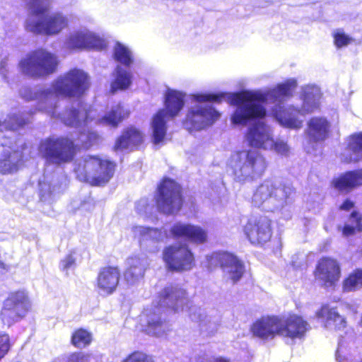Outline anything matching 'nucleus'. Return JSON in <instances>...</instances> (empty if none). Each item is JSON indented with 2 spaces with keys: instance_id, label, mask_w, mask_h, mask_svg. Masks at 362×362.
I'll return each mask as SVG.
<instances>
[{
  "instance_id": "43",
  "label": "nucleus",
  "mask_w": 362,
  "mask_h": 362,
  "mask_svg": "<svg viewBox=\"0 0 362 362\" xmlns=\"http://www.w3.org/2000/svg\"><path fill=\"white\" fill-rule=\"evenodd\" d=\"M123 362H153L151 357L141 351L130 354Z\"/></svg>"
},
{
  "instance_id": "22",
  "label": "nucleus",
  "mask_w": 362,
  "mask_h": 362,
  "mask_svg": "<svg viewBox=\"0 0 362 362\" xmlns=\"http://www.w3.org/2000/svg\"><path fill=\"white\" fill-rule=\"evenodd\" d=\"M244 232L252 244L267 243L272 237L271 221L267 217L251 218Z\"/></svg>"
},
{
  "instance_id": "5",
  "label": "nucleus",
  "mask_w": 362,
  "mask_h": 362,
  "mask_svg": "<svg viewBox=\"0 0 362 362\" xmlns=\"http://www.w3.org/2000/svg\"><path fill=\"white\" fill-rule=\"evenodd\" d=\"M224 94L216 95L198 93L191 95V106L189 107L184 126L189 131L201 130L212 125L221 116L211 102H218Z\"/></svg>"
},
{
  "instance_id": "46",
  "label": "nucleus",
  "mask_w": 362,
  "mask_h": 362,
  "mask_svg": "<svg viewBox=\"0 0 362 362\" xmlns=\"http://www.w3.org/2000/svg\"><path fill=\"white\" fill-rule=\"evenodd\" d=\"M90 355L82 352L74 353L69 357L68 362H90Z\"/></svg>"
},
{
  "instance_id": "16",
  "label": "nucleus",
  "mask_w": 362,
  "mask_h": 362,
  "mask_svg": "<svg viewBox=\"0 0 362 362\" xmlns=\"http://www.w3.org/2000/svg\"><path fill=\"white\" fill-rule=\"evenodd\" d=\"M206 261L209 269L220 266L224 276L234 283L240 280L245 272L243 262L236 256L226 252H214L206 256Z\"/></svg>"
},
{
  "instance_id": "44",
  "label": "nucleus",
  "mask_w": 362,
  "mask_h": 362,
  "mask_svg": "<svg viewBox=\"0 0 362 362\" xmlns=\"http://www.w3.org/2000/svg\"><path fill=\"white\" fill-rule=\"evenodd\" d=\"M75 261L76 259L74 257V255L69 254L61 260L59 267L62 270L67 272L74 267Z\"/></svg>"
},
{
  "instance_id": "42",
  "label": "nucleus",
  "mask_w": 362,
  "mask_h": 362,
  "mask_svg": "<svg viewBox=\"0 0 362 362\" xmlns=\"http://www.w3.org/2000/svg\"><path fill=\"white\" fill-rule=\"evenodd\" d=\"M271 150L275 151L276 153L283 156H288L291 151L290 146L287 142L282 139L274 140V144Z\"/></svg>"
},
{
  "instance_id": "50",
  "label": "nucleus",
  "mask_w": 362,
  "mask_h": 362,
  "mask_svg": "<svg viewBox=\"0 0 362 362\" xmlns=\"http://www.w3.org/2000/svg\"><path fill=\"white\" fill-rule=\"evenodd\" d=\"M1 252H2V250H1V247H0V269H4V263L2 259Z\"/></svg>"
},
{
  "instance_id": "51",
  "label": "nucleus",
  "mask_w": 362,
  "mask_h": 362,
  "mask_svg": "<svg viewBox=\"0 0 362 362\" xmlns=\"http://www.w3.org/2000/svg\"><path fill=\"white\" fill-rule=\"evenodd\" d=\"M201 362H212V361H202ZM213 362H228L227 360L223 358H216Z\"/></svg>"
},
{
  "instance_id": "14",
  "label": "nucleus",
  "mask_w": 362,
  "mask_h": 362,
  "mask_svg": "<svg viewBox=\"0 0 362 362\" xmlns=\"http://www.w3.org/2000/svg\"><path fill=\"white\" fill-rule=\"evenodd\" d=\"M102 107L93 106L88 110L83 108V112L80 113L81 122L76 127H86L89 122H93L95 124H103L116 127L124 119L128 117L129 111L120 104L115 105L111 110L105 115H101Z\"/></svg>"
},
{
  "instance_id": "3",
  "label": "nucleus",
  "mask_w": 362,
  "mask_h": 362,
  "mask_svg": "<svg viewBox=\"0 0 362 362\" xmlns=\"http://www.w3.org/2000/svg\"><path fill=\"white\" fill-rule=\"evenodd\" d=\"M159 301L153 302L143 313L144 331L148 335L160 337L168 330V323L163 317L164 307H168L176 313L188 312L192 320H202L201 314L196 313L200 308L191 306V302L185 289L179 286L165 287L159 296Z\"/></svg>"
},
{
  "instance_id": "30",
  "label": "nucleus",
  "mask_w": 362,
  "mask_h": 362,
  "mask_svg": "<svg viewBox=\"0 0 362 362\" xmlns=\"http://www.w3.org/2000/svg\"><path fill=\"white\" fill-rule=\"evenodd\" d=\"M143 134L136 128L130 127L117 139L115 150L117 151H132L143 142Z\"/></svg>"
},
{
  "instance_id": "11",
  "label": "nucleus",
  "mask_w": 362,
  "mask_h": 362,
  "mask_svg": "<svg viewBox=\"0 0 362 362\" xmlns=\"http://www.w3.org/2000/svg\"><path fill=\"white\" fill-rule=\"evenodd\" d=\"M57 65V56L42 49L28 54L19 62L21 72L33 78L44 77L54 73Z\"/></svg>"
},
{
  "instance_id": "2",
  "label": "nucleus",
  "mask_w": 362,
  "mask_h": 362,
  "mask_svg": "<svg viewBox=\"0 0 362 362\" xmlns=\"http://www.w3.org/2000/svg\"><path fill=\"white\" fill-rule=\"evenodd\" d=\"M90 87V78L87 73L78 69H73L59 76L49 88L33 91L30 88H23L20 94L26 100H37V109L52 118L61 120L67 126H76L81 122L83 109L66 110L61 113L58 111V97L80 98Z\"/></svg>"
},
{
  "instance_id": "25",
  "label": "nucleus",
  "mask_w": 362,
  "mask_h": 362,
  "mask_svg": "<svg viewBox=\"0 0 362 362\" xmlns=\"http://www.w3.org/2000/svg\"><path fill=\"white\" fill-rule=\"evenodd\" d=\"M175 238H182L195 243H202L206 240V233L201 227L182 222L175 223L170 228Z\"/></svg>"
},
{
  "instance_id": "26",
  "label": "nucleus",
  "mask_w": 362,
  "mask_h": 362,
  "mask_svg": "<svg viewBox=\"0 0 362 362\" xmlns=\"http://www.w3.org/2000/svg\"><path fill=\"white\" fill-rule=\"evenodd\" d=\"M316 315L322 320L323 326L328 330H340L346 326L345 318L339 315L337 308L331 305H322Z\"/></svg>"
},
{
  "instance_id": "6",
  "label": "nucleus",
  "mask_w": 362,
  "mask_h": 362,
  "mask_svg": "<svg viewBox=\"0 0 362 362\" xmlns=\"http://www.w3.org/2000/svg\"><path fill=\"white\" fill-rule=\"evenodd\" d=\"M227 166L239 182L252 181L260 177L267 168L264 157L258 151L244 149L233 152Z\"/></svg>"
},
{
  "instance_id": "17",
  "label": "nucleus",
  "mask_w": 362,
  "mask_h": 362,
  "mask_svg": "<svg viewBox=\"0 0 362 362\" xmlns=\"http://www.w3.org/2000/svg\"><path fill=\"white\" fill-rule=\"evenodd\" d=\"M244 139L251 148L271 150L274 144V130L264 121H254L247 127Z\"/></svg>"
},
{
  "instance_id": "47",
  "label": "nucleus",
  "mask_w": 362,
  "mask_h": 362,
  "mask_svg": "<svg viewBox=\"0 0 362 362\" xmlns=\"http://www.w3.org/2000/svg\"><path fill=\"white\" fill-rule=\"evenodd\" d=\"M136 209L141 214H148L151 212V206L147 203L146 199H141L136 203Z\"/></svg>"
},
{
  "instance_id": "35",
  "label": "nucleus",
  "mask_w": 362,
  "mask_h": 362,
  "mask_svg": "<svg viewBox=\"0 0 362 362\" xmlns=\"http://www.w3.org/2000/svg\"><path fill=\"white\" fill-rule=\"evenodd\" d=\"M349 156L343 155L345 162L356 161L362 158V132L354 134L347 139Z\"/></svg>"
},
{
  "instance_id": "38",
  "label": "nucleus",
  "mask_w": 362,
  "mask_h": 362,
  "mask_svg": "<svg viewBox=\"0 0 362 362\" xmlns=\"http://www.w3.org/2000/svg\"><path fill=\"white\" fill-rule=\"evenodd\" d=\"M362 288V269H356L351 272L342 283V291L351 292Z\"/></svg>"
},
{
  "instance_id": "48",
  "label": "nucleus",
  "mask_w": 362,
  "mask_h": 362,
  "mask_svg": "<svg viewBox=\"0 0 362 362\" xmlns=\"http://www.w3.org/2000/svg\"><path fill=\"white\" fill-rule=\"evenodd\" d=\"M354 204L349 199H346L344 202V203L339 206V209L342 211H350L354 209Z\"/></svg>"
},
{
  "instance_id": "19",
  "label": "nucleus",
  "mask_w": 362,
  "mask_h": 362,
  "mask_svg": "<svg viewBox=\"0 0 362 362\" xmlns=\"http://www.w3.org/2000/svg\"><path fill=\"white\" fill-rule=\"evenodd\" d=\"M309 329V323L300 315L293 313L279 315V336L288 341L302 339Z\"/></svg>"
},
{
  "instance_id": "23",
  "label": "nucleus",
  "mask_w": 362,
  "mask_h": 362,
  "mask_svg": "<svg viewBox=\"0 0 362 362\" xmlns=\"http://www.w3.org/2000/svg\"><path fill=\"white\" fill-rule=\"evenodd\" d=\"M132 230L134 235L139 240L141 246L151 251L157 250L156 244L163 242L167 237L165 230L156 228L136 226Z\"/></svg>"
},
{
  "instance_id": "34",
  "label": "nucleus",
  "mask_w": 362,
  "mask_h": 362,
  "mask_svg": "<svg viewBox=\"0 0 362 362\" xmlns=\"http://www.w3.org/2000/svg\"><path fill=\"white\" fill-rule=\"evenodd\" d=\"M329 124L323 117L312 118L308 122V134L314 141L324 140L328 133Z\"/></svg>"
},
{
  "instance_id": "27",
  "label": "nucleus",
  "mask_w": 362,
  "mask_h": 362,
  "mask_svg": "<svg viewBox=\"0 0 362 362\" xmlns=\"http://www.w3.org/2000/svg\"><path fill=\"white\" fill-rule=\"evenodd\" d=\"M279 315L263 317L257 320L252 327L254 335L262 339H272L279 336Z\"/></svg>"
},
{
  "instance_id": "28",
  "label": "nucleus",
  "mask_w": 362,
  "mask_h": 362,
  "mask_svg": "<svg viewBox=\"0 0 362 362\" xmlns=\"http://www.w3.org/2000/svg\"><path fill=\"white\" fill-rule=\"evenodd\" d=\"M66 186V180L63 177L61 180L54 175H44L43 180L39 181L40 194L42 199H53L60 194Z\"/></svg>"
},
{
  "instance_id": "29",
  "label": "nucleus",
  "mask_w": 362,
  "mask_h": 362,
  "mask_svg": "<svg viewBox=\"0 0 362 362\" xmlns=\"http://www.w3.org/2000/svg\"><path fill=\"white\" fill-rule=\"evenodd\" d=\"M148 265V259L144 255H135L128 258L127 267L124 274L125 280L129 284H134L144 276Z\"/></svg>"
},
{
  "instance_id": "45",
  "label": "nucleus",
  "mask_w": 362,
  "mask_h": 362,
  "mask_svg": "<svg viewBox=\"0 0 362 362\" xmlns=\"http://www.w3.org/2000/svg\"><path fill=\"white\" fill-rule=\"evenodd\" d=\"M10 347L9 337L7 334L0 335V359L8 352Z\"/></svg>"
},
{
  "instance_id": "12",
  "label": "nucleus",
  "mask_w": 362,
  "mask_h": 362,
  "mask_svg": "<svg viewBox=\"0 0 362 362\" xmlns=\"http://www.w3.org/2000/svg\"><path fill=\"white\" fill-rule=\"evenodd\" d=\"M64 45L74 51H100L106 48L107 42L103 35L83 26L69 33Z\"/></svg>"
},
{
  "instance_id": "31",
  "label": "nucleus",
  "mask_w": 362,
  "mask_h": 362,
  "mask_svg": "<svg viewBox=\"0 0 362 362\" xmlns=\"http://www.w3.org/2000/svg\"><path fill=\"white\" fill-rule=\"evenodd\" d=\"M112 80L110 83V91L115 93L117 90L128 89L132 83V74L118 64L112 72Z\"/></svg>"
},
{
  "instance_id": "4",
  "label": "nucleus",
  "mask_w": 362,
  "mask_h": 362,
  "mask_svg": "<svg viewBox=\"0 0 362 362\" xmlns=\"http://www.w3.org/2000/svg\"><path fill=\"white\" fill-rule=\"evenodd\" d=\"M29 13L25 22L27 31L35 34L56 35L69 25V18L62 12L46 13L49 0H24Z\"/></svg>"
},
{
  "instance_id": "49",
  "label": "nucleus",
  "mask_w": 362,
  "mask_h": 362,
  "mask_svg": "<svg viewBox=\"0 0 362 362\" xmlns=\"http://www.w3.org/2000/svg\"><path fill=\"white\" fill-rule=\"evenodd\" d=\"M7 64L5 61L2 60L0 62V74L6 77V66Z\"/></svg>"
},
{
  "instance_id": "20",
  "label": "nucleus",
  "mask_w": 362,
  "mask_h": 362,
  "mask_svg": "<svg viewBox=\"0 0 362 362\" xmlns=\"http://www.w3.org/2000/svg\"><path fill=\"white\" fill-rule=\"evenodd\" d=\"M22 152L16 143L8 138L0 141V173L12 174L18 170Z\"/></svg>"
},
{
  "instance_id": "36",
  "label": "nucleus",
  "mask_w": 362,
  "mask_h": 362,
  "mask_svg": "<svg viewBox=\"0 0 362 362\" xmlns=\"http://www.w3.org/2000/svg\"><path fill=\"white\" fill-rule=\"evenodd\" d=\"M113 59L126 67H129L134 62V54L132 49L126 45L116 42L112 48Z\"/></svg>"
},
{
  "instance_id": "1",
  "label": "nucleus",
  "mask_w": 362,
  "mask_h": 362,
  "mask_svg": "<svg viewBox=\"0 0 362 362\" xmlns=\"http://www.w3.org/2000/svg\"><path fill=\"white\" fill-rule=\"evenodd\" d=\"M296 87V80L288 78L267 90L230 93L228 98L231 104L236 105L231 122L245 125L250 120L264 118L267 115L264 104L267 103L273 105L270 115L281 126L294 129L301 128L305 115L319 107L321 92L317 86H306L303 88L301 107H286L285 102L292 97Z\"/></svg>"
},
{
  "instance_id": "24",
  "label": "nucleus",
  "mask_w": 362,
  "mask_h": 362,
  "mask_svg": "<svg viewBox=\"0 0 362 362\" xmlns=\"http://www.w3.org/2000/svg\"><path fill=\"white\" fill-rule=\"evenodd\" d=\"M120 273L117 267H107L102 269L97 277L96 289L101 296H109L116 290Z\"/></svg>"
},
{
  "instance_id": "18",
  "label": "nucleus",
  "mask_w": 362,
  "mask_h": 362,
  "mask_svg": "<svg viewBox=\"0 0 362 362\" xmlns=\"http://www.w3.org/2000/svg\"><path fill=\"white\" fill-rule=\"evenodd\" d=\"M163 259L167 268L171 271H188L194 265V255L185 245H173L165 247L163 252Z\"/></svg>"
},
{
  "instance_id": "33",
  "label": "nucleus",
  "mask_w": 362,
  "mask_h": 362,
  "mask_svg": "<svg viewBox=\"0 0 362 362\" xmlns=\"http://www.w3.org/2000/svg\"><path fill=\"white\" fill-rule=\"evenodd\" d=\"M28 122L23 113L11 111L0 119V132L16 131L22 127Z\"/></svg>"
},
{
  "instance_id": "7",
  "label": "nucleus",
  "mask_w": 362,
  "mask_h": 362,
  "mask_svg": "<svg viewBox=\"0 0 362 362\" xmlns=\"http://www.w3.org/2000/svg\"><path fill=\"white\" fill-rule=\"evenodd\" d=\"M294 193L291 183H281L273 180H264L255 190L252 202L257 206H263L267 211L282 209Z\"/></svg>"
},
{
  "instance_id": "8",
  "label": "nucleus",
  "mask_w": 362,
  "mask_h": 362,
  "mask_svg": "<svg viewBox=\"0 0 362 362\" xmlns=\"http://www.w3.org/2000/svg\"><path fill=\"white\" fill-rule=\"evenodd\" d=\"M115 164L99 156L87 155L75 163L77 178L92 185L106 184L113 176Z\"/></svg>"
},
{
  "instance_id": "10",
  "label": "nucleus",
  "mask_w": 362,
  "mask_h": 362,
  "mask_svg": "<svg viewBox=\"0 0 362 362\" xmlns=\"http://www.w3.org/2000/svg\"><path fill=\"white\" fill-rule=\"evenodd\" d=\"M38 150L47 163L54 165L70 162L75 155L74 141L63 136H53L42 140Z\"/></svg>"
},
{
  "instance_id": "32",
  "label": "nucleus",
  "mask_w": 362,
  "mask_h": 362,
  "mask_svg": "<svg viewBox=\"0 0 362 362\" xmlns=\"http://www.w3.org/2000/svg\"><path fill=\"white\" fill-rule=\"evenodd\" d=\"M333 185L339 190H349L362 185V170L346 173L333 180Z\"/></svg>"
},
{
  "instance_id": "13",
  "label": "nucleus",
  "mask_w": 362,
  "mask_h": 362,
  "mask_svg": "<svg viewBox=\"0 0 362 362\" xmlns=\"http://www.w3.org/2000/svg\"><path fill=\"white\" fill-rule=\"evenodd\" d=\"M31 308L28 293L24 289L11 292L4 302L1 311L3 322L11 325L24 317Z\"/></svg>"
},
{
  "instance_id": "40",
  "label": "nucleus",
  "mask_w": 362,
  "mask_h": 362,
  "mask_svg": "<svg viewBox=\"0 0 362 362\" xmlns=\"http://www.w3.org/2000/svg\"><path fill=\"white\" fill-rule=\"evenodd\" d=\"M332 36L334 43L337 48H342L348 46L353 41V38L347 35L344 30L337 29L333 31Z\"/></svg>"
},
{
  "instance_id": "15",
  "label": "nucleus",
  "mask_w": 362,
  "mask_h": 362,
  "mask_svg": "<svg viewBox=\"0 0 362 362\" xmlns=\"http://www.w3.org/2000/svg\"><path fill=\"white\" fill-rule=\"evenodd\" d=\"M182 203L180 185L173 180H163L156 197L158 209L166 214H173L179 211Z\"/></svg>"
},
{
  "instance_id": "21",
  "label": "nucleus",
  "mask_w": 362,
  "mask_h": 362,
  "mask_svg": "<svg viewBox=\"0 0 362 362\" xmlns=\"http://www.w3.org/2000/svg\"><path fill=\"white\" fill-rule=\"evenodd\" d=\"M315 278L322 286L328 288L335 285L341 276L339 262L333 258L322 257L317 263Z\"/></svg>"
},
{
  "instance_id": "9",
  "label": "nucleus",
  "mask_w": 362,
  "mask_h": 362,
  "mask_svg": "<svg viewBox=\"0 0 362 362\" xmlns=\"http://www.w3.org/2000/svg\"><path fill=\"white\" fill-rule=\"evenodd\" d=\"M185 93L168 89L165 97V108L160 110L153 117L151 130L153 141L155 144L163 142L166 132V122L176 117L185 105Z\"/></svg>"
},
{
  "instance_id": "39",
  "label": "nucleus",
  "mask_w": 362,
  "mask_h": 362,
  "mask_svg": "<svg viewBox=\"0 0 362 362\" xmlns=\"http://www.w3.org/2000/svg\"><path fill=\"white\" fill-rule=\"evenodd\" d=\"M91 341L92 335L86 329H77L72 334L71 342L76 347H86L90 344Z\"/></svg>"
},
{
  "instance_id": "41",
  "label": "nucleus",
  "mask_w": 362,
  "mask_h": 362,
  "mask_svg": "<svg viewBox=\"0 0 362 362\" xmlns=\"http://www.w3.org/2000/svg\"><path fill=\"white\" fill-rule=\"evenodd\" d=\"M97 139L98 135L95 132H90L88 129L87 130L84 129L83 132L80 133L78 137L79 141L85 148H88L94 144Z\"/></svg>"
},
{
  "instance_id": "37",
  "label": "nucleus",
  "mask_w": 362,
  "mask_h": 362,
  "mask_svg": "<svg viewBox=\"0 0 362 362\" xmlns=\"http://www.w3.org/2000/svg\"><path fill=\"white\" fill-rule=\"evenodd\" d=\"M361 220V215L354 211L344 226H339L338 229L341 231L344 237L354 235L356 233L362 231Z\"/></svg>"
}]
</instances>
